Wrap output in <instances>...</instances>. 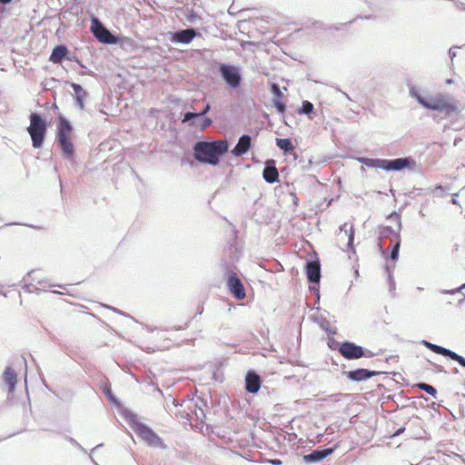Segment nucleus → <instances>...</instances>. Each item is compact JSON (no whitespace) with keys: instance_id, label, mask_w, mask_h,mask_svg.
Masks as SVG:
<instances>
[{"instance_id":"obj_28","label":"nucleus","mask_w":465,"mask_h":465,"mask_svg":"<svg viewBox=\"0 0 465 465\" xmlns=\"http://www.w3.org/2000/svg\"><path fill=\"white\" fill-rule=\"evenodd\" d=\"M313 110V104L309 101H304L302 103V113L309 114Z\"/></svg>"},{"instance_id":"obj_9","label":"nucleus","mask_w":465,"mask_h":465,"mask_svg":"<svg viewBox=\"0 0 465 465\" xmlns=\"http://www.w3.org/2000/svg\"><path fill=\"white\" fill-rule=\"evenodd\" d=\"M409 165V160L404 158H398L394 160L379 161L376 164H371L375 168H381L386 171L393 170L400 171Z\"/></svg>"},{"instance_id":"obj_5","label":"nucleus","mask_w":465,"mask_h":465,"mask_svg":"<svg viewBox=\"0 0 465 465\" xmlns=\"http://www.w3.org/2000/svg\"><path fill=\"white\" fill-rule=\"evenodd\" d=\"M91 32L100 43L109 45L118 43V37L112 35L97 18L92 20Z\"/></svg>"},{"instance_id":"obj_22","label":"nucleus","mask_w":465,"mask_h":465,"mask_svg":"<svg viewBox=\"0 0 465 465\" xmlns=\"http://www.w3.org/2000/svg\"><path fill=\"white\" fill-rule=\"evenodd\" d=\"M72 88L75 94V99L77 104L81 109H84V100L86 97V92L83 89V87L78 84H72Z\"/></svg>"},{"instance_id":"obj_10","label":"nucleus","mask_w":465,"mask_h":465,"mask_svg":"<svg viewBox=\"0 0 465 465\" xmlns=\"http://www.w3.org/2000/svg\"><path fill=\"white\" fill-rule=\"evenodd\" d=\"M227 286L230 292L234 295L238 300H242L246 293L245 289L241 282V280L237 277L235 273L231 274L227 280Z\"/></svg>"},{"instance_id":"obj_30","label":"nucleus","mask_w":465,"mask_h":465,"mask_svg":"<svg viewBox=\"0 0 465 465\" xmlns=\"http://www.w3.org/2000/svg\"><path fill=\"white\" fill-rule=\"evenodd\" d=\"M211 124H212V120L209 119V118H205L203 120V124H202V130H203V129L207 128L208 126H210Z\"/></svg>"},{"instance_id":"obj_13","label":"nucleus","mask_w":465,"mask_h":465,"mask_svg":"<svg viewBox=\"0 0 465 465\" xmlns=\"http://www.w3.org/2000/svg\"><path fill=\"white\" fill-rule=\"evenodd\" d=\"M306 275L311 282H319L321 279V265L318 261H312L306 264Z\"/></svg>"},{"instance_id":"obj_1","label":"nucleus","mask_w":465,"mask_h":465,"mask_svg":"<svg viewBox=\"0 0 465 465\" xmlns=\"http://www.w3.org/2000/svg\"><path fill=\"white\" fill-rule=\"evenodd\" d=\"M227 141L219 140L214 142H198L193 147L194 157L201 163L216 165L219 157L228 151Z\"/></svg>"},{"instance_id":"obj_7","label":"nucleus","mask_w":465,"mask_h":465,"mask_svg":"<svg viewBox=\"0 0 465 465\" xmlns=\"http://www.w3.org/2000/svg\"><path fill=\"white\" fill-rule=\"evenodd\" d=\"M339 352L348 360L370 357V353H366L362 347L350 341L342 342L339 347Z\"/></svg>"},{"instance_id":"obj_15","label":"nucleus","mask_w":465,"mask_h":465,"mask_svg":"<svg viewBox=\"0 0 465 465\" xmlns=\"http://www.w3.org/2000/svg\"><path fill=\"white\" fill-rule=\"evenodd\" d=\"M251 137L247 134H244L240 137L238 143L232 149V153L235 156H242L251 149Z\"/></svg>"},{"instance_id":"obj_19","label":"nucleus","mask_w":465,"mask_h":465,"mask_svg":"<svg viewBox=\"0 0 465 465\" xmlns=\"http://www.w3.org/2000/svg\"><path fill=\"white\" fill-rule=\"evenodd\" d=\"M433 349H435V353L440 354L442 356L450 357L451 360L459 362L462 367H465V358L460 356L456 352H454L449 349L440 347L439 345L437 347H433Z\"/></svg>"},{"instance_id":"obj_20","label":"nucleus","mask_w":465,"mask_h":465,"mask_svg":"<svg viewBox=\"0 0 465 465\" xmlns=\"http://www.w3.org/2000/svg\"><path fill=\"white\" fill-rule=\"evenodd\" d=\"M68 54V49L65 45H57L53 49L49 60L54 64H60Z\"/></svg>"},{"instance_id":"obj_25","label":"nucleus","mask_w":465,"mask_h":465,"mask_svg":"<svg viewBox=\"0 0 465 465\" xmlns=\"http://www.w3.org/2000/svg\"><path fill=\"white\" fill-rule=\"evenodd\" d=\"M210 111V104H206L205 107L203 108V110L199 113V114H196V113H186L184 114V118L183 120V122H188L190 121L191 119L196 117V116H202V115H204L205 114H207L208 112Z\"/></svg>"},{"instance_id":"obj_16","label":"nucleus","mask_w":465,"mask_h":465,"mask_svg":"<svg viewBox=\"0 0 465 465\" xmlns=\"http://www.w3.org/2000/svg\"><path fill=\"white\" fill-rule=\"evenodd\" d=\"M271 91L273 94L272 102H273L274 106L276 107V109L279 113L283 114L285 112L286 107L282 101L283 94H282L280 87L278 86V84H272L271 85Z\"/></svg>"},{"instance_id":"obj_31","label":"nucleus","mask_w":465,"mask_h":465,"mask_svg":"<svg viewBox=\"0 0 465 465\" xmlns=\"http://www.w3.org/2000/svg\"><path fill=\"white\" fill-rule=\"evenodd\" d=\"M424 345H425L428 349H430L431 351H433V352H435V349H433V347H437V346H438V345H436V344H432V343H430V342H429V341H424Z\"/></svg>"},{"instance_id":"obj_2","label":"nucleus","mask_w":465,"mask_h":465,"mask_svg":"<svg viewBox=\"0 0 465 465\" xmlns=\"http://www.w3.org/2000/svg\"><path fill=\"white\" fill-rule=\"evenodd\" d=\"M56 141L65 158H72L74 154V129L69 121L59 115L56 125Z\"/></svg>"},{"instance_id":"obj_24","label":"nucleus","mask_w":465,"mask_h":465,"mask_svg":"<svg viewBox=\"0 0 465 465\" xmlns=\"http://www.w3.org/2000/svg\"><path fill=\"white\" fill-rule=\"evenodd\" d=\"M38 274H40V271H32L29 272L28 276L31 278L32 282H35L36 284L45 288V287H52L53 284L48 282V280L46 279H38Z\"/></svg>"},{"instance_id":"obj_6","label":"nucleus","mask_w":465,"mask_h":465,"mask_svg":"<svg viewBox=\"0 0 465 465\" xmlns=\"http://www.w3.org/2000/svg\"><path fill=\"white\" fill-rule=\"evenodd\" d=\"M136 434L152 447H163V443L161 438L149 427L143 424H137L134 428Z\"/></svg>"},{"instance_id":"obj_26","label":"nucleus","mask_w":465,"mask_h":465,"mask_svg":"<svg viewBox=\"0 0 465 465\" xmlns=\"http://www.w3.org/2000/svg\"><path fill=\"white\" fill-rule=\"evenodd\" d=\"M418 387H419L420 389H421L422 391H426L428 394H430V395L433 396V397H435V396H436V394H437V391H436V389H435L433 386L430 385V384H427V383H420V384L418 385Z\"/></svg>"},{"instance_id":"obj_33","label":"nucleus","mask_w":465,"mask_h":465,"mask_svg":"<svg viewBox=\"0 0 465 465\" xmlns=\"http://www.w3.org/2000/svg\"><path fill=\"white\" fill-rule=\"evenodd\" d=\"M268 462L271 463L272 465H282V460L279 459L269 460Z\"/></svg>"},{"instance_id":"obj_35","label":"nucleus","mask_w":465,"mask_h":465,"mask_svg":"<svg viewBox=\"0 0 465 465\" xmlns=\"http://www.w3.org/2000/svg\"><path fill=\"white\" fill-rule=\"evenodd\" d=\"M12 0H0L1 4L6 5L9 4Z\"/></svg>"},{"instance_id":"obj_8","label":"nucleus","mask_w":465,"mask_h":465,"mask_svg":"<svg viewBox=\"0 0 465 465\" xmlns=\"http://www.w3.org/2000/svg\"><path fill=\"white\" fill-rule=\"evenodd\" d=\"M220 72L223 80L232 88H236L240 85L241 76L238 70L232 66L222 64L220 66Z\"/></svg>"},{"instance_id":"obj_3","label":"nucleus","mask_w":465,"mask_h":465,"mask_svg":"<svg viewBox=\"0 0 465 465\" xmlns=\"http://www.w3.org/2000/svg\"><path fill=\"white\" fill-rule=\"evenodd\" d=\"M412 95L418 100V102L425 108L439 112H444L450 114L456 110V107L447 99L444 95L437 94L424 99L421 95L411 93Z\"/></svg>"},{"instance_id":"obj_34","label":"nucleus","mask_w":465,"mask_h":465,"mask_svg":"<svg viewBox=\"0 0 465 465\" xmlns=\"http://www.w3.org/2000/svg\"><path fill=\"white\" fill-rule=\"evenodd\" d=\"M189 326L188 322H184L183 324L180 325L178 328H174L175 330H185Z\"/></svg>"},{"instance_id":"obj_18","label":"nucleus","mask_w":465,"mask_h":465,"mask_svg":"<svg viewBox=\"0 0 465 465\" xmlns=\"http://www.w3.org/2000/svg\"><path fill=\"white\" fill-rule=\"evenodd\" d=\"M332 449L315 450L312 453L304 455L303 460L307 463L318 462L332 453Z\"/></svg>"},{"instance_id":"obj_29","label":"nucleus","mask_w":465,"mask_h":465,"mask_svg":"<svg viewBox=\"0 0 465 465\" xmlns=\"http://www.w3.org/2000/svg\"><path fill=\"white\" fill-rule=\"evenodd\" d=\"M399 249H400V241H398L391 252V257L392 260H396L398 258L399 254Z\"/></svg>"},{"instance_id":"obj_17","label":"nucleus","mask_w":465,"mask_h":465,"mask_svg":"<svg viewBox=\"0 0 465 465\" xmlns=\"http://www.w3.org/2000/svg\"><path fill=\"white\" fill-rule=\"evenodd\" d=\"M3 380L8 387L9 392H14L17 383V374L12 367H6L3 373Z\"/></svg>"},{"instance_id":"obj_23","label":"nucleus","mask_w":465,"mask_h":465,"mask_svg":"<svg viewBox=\"0 0 465 465\" xmlns=\"http://www.w3.org/2000/svg\"><path fill=\"white\" fill-rule=\"evenodd\" d=\"M277 146L284 151V153H291L294 150V146L290 139L280 138L276 140Z\"/></svg>"},{"instance_id":"obj_14","label":"nucleus","mask_w":465,"mask_h":465,"mask_svg":"<svg viewBox=\"0 0 465 465\" xmlns=\"http://www.w3.org/2000/svg\"><path fill=\"white\" fill-rule=\"evenodd\" d=\"M245 389L250 393H256L261 388V379L254 371H248L245 377Z\"/></svg>"},{"instance_id":"obj_21","label":"nucleus","mask_w":465,"mask_h":465,"mask_svg":"<svg viewBox=\"0 0 465 465\" xmlns=\"http://www.w3.org/2000/svg\"><path fill=\"white\" fill-rule=\"evenodd\" d=\"M264 180L269 183H273L279 180V173L277 168L272 165H267L262 172Z\"/></svg>"},{"instance_id":"obj_4","label":"nucleus","mask_w":465,"mask_h":465,"mask_svg":"<svg viewBox=\"0 0 465 465\" xmlns=\"http://www.w3.org/2000/svg\"><path fill=\"white\" fill-rule=\"evenodd\" d=\"M32 143L35 148L42 146L46 133V124L45 120L37 114H31L30 125L27 128Z\"/></svg>"},{"instance_id":"obj_12","label":"nucleus","mask_w":465,"mask_h":465,"mask_svg":"<svg viewBox=\"0 0 465 465\" xmlns=\"http://www.w3.org/2000/svg\"><path fill=\"white\" fill-rule=\"evenodd\" d=\"M195 36L196 31L193 28H189L173 33L171 40L174 43L190 44Z\"/></svg>"},{"instance_id":"obj_32","label":"nucleus","mask_w":465,"mask_h":465,"mask_svg":"<svg viewBox=\"0 0 465 465\" xmlns=\"http://www.w3.org/2000/svg\"><path fill=\"white\" fill-rule=\"evenodd\" d=\"M379 161H381V160H380V159H378V160L369 159V160H367V161L365 162V164H366L367 166L372 167V166H371V164H376V163H377V162H379Z\"/></svg>"},{"instance_id":"obj_27","label":"nucleus","mask_w":465,"mask_h":465,"mask_svg":"<svg viewBox=\"0 0 465 465\" xmlns=\"http://www.w3.org/2000/svg\"><path fill=\"white\" fill-rule=\"evenodd\" d=\"M346 227H347V224L345 223L341 230L344 229L345 233L348 235V245L351 246L352 242H353V239H354L353 228H352V226H350L349 233H348L347 230H346Z\"/></svg>"},{"instance_id":"obj_11","label":"nucleus","mask_w":465,"mask_h":465,"mask_svg":"<svg viewBox=\"0 0 465 465\" xmlns=\"http://www.w3.org/2000/svg\"><path fill=\"white\" fill-rule=\"evenodd\" d=\"M379 371H368L366 369H357L355 371H344L343 374L351 381H361L378 375Z\"/></svg>"}]
</instances>
